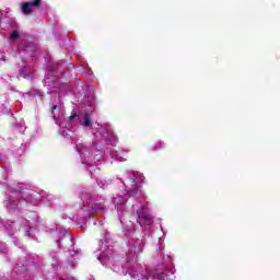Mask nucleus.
<instances>
[{
    "label": "nucleus",
    "instance_id": "nucleus-6",
    "mask_svg": "<svg viewBox=\"0 0 280 280\" xmlns=\"http://www.w3.org/2000/svg\"><path fill=\"white\" fill-rule=\"evenodd\" d=\"M94 202H95V200H93V195H91V194L84 195V201H83L84 207H88L91 209V207H93Z\"/></svg>",
    "mask_w": 280,
    "mask_h": 280
},
{
    "label": "nucleus",
    "instance_id": "nucleus-3",
    "mask_svg": "<svg viewBox=\"0 0 280 280\" xmlns=\"http://www.w3.org/2000/svg\"><path fill=\"white\" fill-rule=\"evenodd\" d=\"M143 246H145V242H143L141 240H137L133 249H130L128 252V255L130 256V254L133 252V255H135L133 258H138L139 255H141V253H143Z\"/></svg>",
    "mask_w": 280,
    "mask_h": 280
},
{
    "label": "nucleus",
    "instance_id": "nucleus-9",
    "mask_svg": "<svg viewBox=\"0 0 280 280\" xmlns=\"http://www.w3.org/2000/svg\"><path fill=\"white\" fill-rule=\"evenodd\" d=\"M21 36L16 31H13L10 35L11 40H16Z\"/></svg>",
    "mask_w": 280,
    "mask_h": 280
},
{
    "label": "nucleus",
    "instance_id": "nucleus-5",
    "mask_svg": "<svg viewBox=\"0 0 280 280\" xmlns=\"http://www.w3.org/2000/svg\"><path fill=\"white\" fill-rule=\"evenodd\" d=\"M62 242H65L67 246H73V240L70 234H63V236L57 241V244H62Z\"/></svg>",
    "mask_w": 280,
    "mask_h": 280
},
{
    "label": "nucleus",
    "instance_id": "nucleus-10",
    "mask_svg": "<svg viewBox=\"0 0 280 280\" xmlns=\"http://www.w3.org/2000/svg\"><path fill=\"white\" fill-rule=\"evenodd\" d=\"M139 194V188H133L129 191V196H137Z\"/></svg>",
    "mask_w": 280,
    "mask_h": 280
},
{
    "label": "nucleus",
    "instance_id": "nucleus-8",
    "mask_svg": "<svg viewBox=\"0 0 280 280\" xmlns=\"http://www.w3.org/2000/svg\"><path fill=\"white\" fill-rule=\"evenodd\" d=\"M114 202L116 203L117 211H120L121 209H124V205H126L124 201L118 203L117 198L114 199Z\"/></svg>",
    "mask_w": 280,
    "mask_h": 280
},
{
    "label": "nucleus",
    "instance_id": "nucleus-11",
    "mask_svg": "<svg viewBox=\"0 0 280 280\" xmlns=\"http://www.w3.org/2000/svg\"><path fill=\"white\" fill-rule=\"evenodd\" d=\"M78 117V115L73 114L70 116V121H73V119H75Z\"/></svg>",
    "mask_w": 280,
    "mask_h": 280
},
{
    "label": "nucleus",
    "instance_id": "nucleus-4",
    "mask_svg": "<svg viewBox=\"0 0 280 280\" xmlns=\"http://www.w3.org/2000/svg\"><path fill=\"white\" fill-rule=\"evenodd\" d=\"M91 209L92 211H95V213H104V209H106V206H104V201L94 200Z\"/></svg>",
    "mask_w": 280,
    "mask_h": 280
},
{
    "label": "nucleus",
    "instance_id": "nucleus-12",
    "mask_svg": "<svg viewBox=\"0 0 280 280\" xmlns=\"http://www.w3.org/2000/svg\"><path fill=\"white\" fill-rule=\"evenodd\" d=\"M58 109V105H54V106H51V113H54V110H57Z\"/></svg>",
    "mask_w": 280,
    "mask_h": 280
},
{
    "label": "nucleus",
    "instance_id": "nucleus-2",
    "mask_svg": "<svg viewBox=\"0 0 280 280\" xmlns=\"http://www.w3.org/2000/svg\"><path fill=\"white\" fill-rule=\"evenodd\" d=\"M137 214L140 224H144V226H150V224H152V215L145 212V208L137 210Z\"/></svg>",
    "mask_w": 280,
    "mask_h": 280
},
{
    "label": "nucleus",
    "instance_id": "nucleus-7",
    "mask_svg": "<svg viewBox=\"0 0 280 280\" xmlns=\"http://www.w3.org/2000/svg\"><path fill=\"white\" fill-rule=\"evenodd\" d=\"M83 119L84 120L82 122V126H84L85 128H89V126H92L93 121L91 120L90 114H85Z\"/></svg>",
    "mask_w": 280,
    "mask_h": 280
},
{
    "label": "nucleus",
    "instance_id": "nucleus-1",
    "mask_svg": "<svg viewBox=\"0 0 280 280\" xmlns=\"http://www.w3.org/2000/svg\"><path fill=\"white\" fill-rule=\"evenodd\" d=\"M21 8L22 14H24L25 16H30V14L34 12V8L37 10L43 8V0H32L28 2H22Z\"/></svg>",
    "mask_w": 280,
    "mask_h": 280
}]
</instances>
